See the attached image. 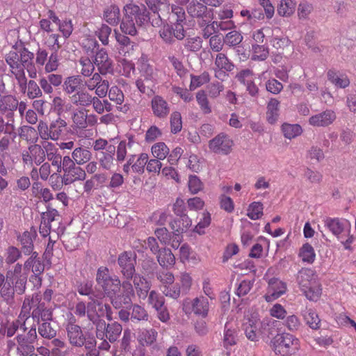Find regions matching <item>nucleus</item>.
<instances>
[{"label": "nucleus", "mask_w": 356, "mask_h": 356, "mask_svg": "<svg viewBox=\"0 0 356 356\" xmlns=\"http://www.w3.org/2000/svg\"><path fill=\"white\" fill-rule=\"evenodd\" d=\"M272 347L277 355L290 356L300 349V341L291 334L282 332L277 334L271 341Z\"/></svg>", "instance_id": "4"}, {"label": "nucleus", "mask_w": 356, "mask_h": 356, "mask_svg": "<svg viewBox=\"0 0 356 356\" xmlns=\"http://www.w3.org/2000/svg\"><path fill=\"white\" fill-rule=\"evenodd\" d=\"M19 59L21 66H23V70H26L29 77L34 79L37 76L36 64L33 63L34 54L29 51L26 48L19 49Z\"/></svg>", "instance_id": "24"}, {"label": "nucleus", "mask_w": 356, "mask_h": 356, "mask_svg": "<svg viewBox=\"0 0 356 356\" xmlns=\"http://www.w3.org/2000/svg\"><path fill=\"white\" fill-rule=\"evenodd\" d=\"M156 254L159 264L163 268H168L175 264V257L170 249L163 248Z\"/></svg>", "instance_id": "38"}, {"label": "nucleus", "mask_w": 356, "mask_h": 356, "mask_svg": "<svg viewBox=\"0 0 356 356\" xmlns=\"http://www.w3.org/2000/svg\"><path fill=\"white\" fill-rule=\"evenodd\" d=\"M122 331V325L117 323L106 324L105 321H98L96 336L99 339L106 338L111 343L115 342Z\"/></svg>", "instance_id": "11"}, {"label": "nucleus", "mask_w": 356, "mask_h": 356, "mask_svg": "<svg viewBox=\"0 0 356 356\" xmlns=\"http://www.w3.org/2000/svg\"><path fill=\"white\" fill-rule=\"evenodd\" d=\"M71 318L65 325L67 337L70 343L76 347L85 346L90 348L94 346V340L86 341V335L83 334L81 327L75 324V318L72 314H70Z\"/></svg>", "instance_id": "8"}, {"label": "nucleus", "mask_w": 356, "mask_h": 356, "mask_svg": "<svg viewBox=\"0 0 356 356\" xmlns=\"http://www.w3.org/2000/svg\"><path fill=\"white\" fill-rule=\"evenodd\" d=\"M286 285L282 281L272 278L268 282L267 293L264 298L267 302H272L285 293Z\"/></svg>", "instance_id": "25"}, {"label": "nucleus", "mask_w": 356, "mask_h": 356, "mask_svg": "<svg viewBox=\"0 0 356 356\" xmlns=\"http://www.w3.org/2000/svg\"><path fill=\"white\" fill-rule=\"evenodd\" d=\"M41 296L38 293L33 294L31 298L27 297L25 298L23 305L22 312L29 316V312L31 309L32 311V318L37 321L49 322L52 319V309L47 308L44 302H42Z\"/></svg>", "instance_id": "3"}, {"label": "nucleus", "mask_w": 356, "mask_h": 356, "mask_svg": "<svg viewBox=\"0 0 356 356\" xmlns=\"http://www.w3.org/2000/svg\"><path fill=\"white\" fill-rule=\"evenodd\" d=\"M152 114L160 120L167 118L171 107L168 101L161 95H154L150 102Z\"/></svg>", "instance_id": "23"}, {"label": "nucleus", "mask_w": 356, "mask_h": 356, "mask_svg": "<svg viewBox=\"0 0 356 356\" xmlns=\"http://www.w3.org/2000/svg\"><path fill=\"white\" fill-rule=\"evenodd\" d=\"M234 68V65L225 54L219 53L216 55L213 70L217 79L223 81L228 76L227 72H231Z\"/></svg>", "instance_id": "20"}, {"label": "nucleus", "mask_w": 356, "mask_h": 356, "mask_svg": "<svg viewBox=\"0 0 356 356\" xmlns=\"http://www.w3.org/2000/svg\"><path fill=\"white\" fill-rule=\"evenodd\" d=\"M80 79L79 76H72L67 77L63 83V90L67 94L75 93L80 86Z\"/></svg>", "instance_id": "58"}, {"label": "nucleus", "mask_w": 356, "mask_h": 356, "mask_svg": "<svg viewBox=\"0 0 356 356\" xmlns=\"http://www.w3.org/2000/svg\"><path fill=\"white\" fill-rule=\"evenodd\" d=\"M135 146L138 147L139 144L134 140L133 136L128 137L127 140H121L118 147L116 152V159L118 162L124 161L129 151H131Z\"/></svg>", "instance_id": "28"}, {"label": "nucleus", "mask_w": 356, "mask_h": 356, "mask_svg": "<svg viewBox=\"0 0 356 356\" xmlns=\"http://www.w3.org/2000/svg\"><path fill=\"white\" fill-rule=\"evenodd\" d=\"M327 79L336 87L346 88L350 84V80L346 74H342L334 70H328Z\"/></svg>", "instance_id": "33"}, {"label": "nucleus", "mask_w": 356, "mask_h": 356, "mask_svg": "<svg viewBox=\"0 0 356 356\" xmlns=\"http://www.w3.org/2000/svg\"><path fill=\"white\" fill-rule=\"evenodd\" d=\"M25 91H26L27 97L31 99L40 97L42 95V90L38 84L33 80H30L29 82L26 81ZM22 92L25 93L26 92Z\"/></svg>", "instance_id": "59"}, {"label": "nucleus", "mask_w": 356, "mask_h": 356, "mask_svg": "<svg viewBox=\"0 0 356 356\" xmlns=\"http://www.w3.org/2000/svg\"><path fill=\"white\" fill-rule=\"evenodd\" d=\"M147 302L155 310H159L165 305V298L161 293L152 290L149 293Z\"/></svg>", "instance_id": "56"}, {"label": "nucleus", "mask_w": 356, "mask_h": 356, "mask_svg": "<svg viewBox=\"0 0 356 356\" xmlns=\"http://www.w3.org/2000/svg\"><path fill=\"white\" fill-rule=\"evenodd\" d=\"M188 15L193 18L204 19L207 15L208 8L204 3L199 0H191L188 1L186 6Z\"/></svg>", "instance_id": "29"}, {"label": "nucleus", "mask_w": 356, "mask_h": 356, "mask_svg": "<svg viewBox=\"0 0 356 356\" xmlns=\"http://www.w3.org/2000/svg\"><path fill=\"white\" fill-rule=\"evenodd\" d=\"M122 293L116 295L113 298L112 305L116 309L120 308L122 305H127L131 303L132 298L134 297L135 293L134 287L130 282L127 280L121 283Z\"/></svg>", "instance_id": "19"}, {"label": "nucleus", "mask_w": 356, "mask_h": 356, "mask_svg": "<svg viewBox=\"0 0 356 356\" xmlns=\"http://www.w3.org/2000/svg\"><path fill=\"white\" fill-rule=\"evenodd\" d=\"M282 131L285 138L292 139L300 136L302 132V129L297 124L284 123L282 125Z\"/></svg>", "instance_id": "48"}, {"label": "nucleus", "mask_w": 356, "mask_h": 356, "mask_svg": "<svg viewBox=\"0 0 356 356\" xmlns=\"http://www.w3.org/2000/svg\"><path fill=\"white\" fill-rule=\"evenodd\" d=\"M18 135L22 139L31 143H35L38 139L35 129L29 126H22L19 127Z\"/></svg>", "instance_id": "57"}, {"label": "nucleus", "mask_w": 356, "mask_h": 356, "mask_svg": "<svg viewBox=\"0 0 356 356\" xmlns=\"http://www.w3.org/2000/svg\"><path fill=\"white\" fill-rule=\"evenodd\" d=\"M143 25L124 15L120 24V29L124 34L135 35L137 33V27Z\"/></svg>", "instance_id": "45"}, {"label": "nucleus", "mask_w": 356, "mask_h": 356, "mask_svg": "<svg viewBox=\"0 0 356 356\" xmlns=\"http://www.w3.org/2000/svg\"><path fill=\"white\" fill-rule=\"evenodd\" d=\"M35 64L38 67H44L47 73L56 71L59 67L58 51H53L49 56L46 49L38 48L35 53Z\"/></svg>", "instance_id": "10"}, {"label": "nucleus", "mask_w": 356, "mask_h": 356, "mask_svg": "<svg viewBox=\"0 0 356 356\" xmlns=\"http://www.w3.org/2000/svg\"><path fill=\"white\" fill-rule=\"evenodd\" d=\"M261 325L262 323L260 321L258 313L248 311L245 314L243 323V328L246 337L252 341H258Z\"/></svg>", "instance_id": "9"}, {"label": "nucleus", "mask_w": 356, "mask_h": 356, "mask_svg": "<svg viewBox=\"0 0 356 356\" xmlns=\"http://www.w3.org/2000/svg\"><path fill=\"white\" fill-rule=\"evenodd\" d=\"M306 323L313 330L320 327L321 320L316 312L311 308H306L302 314Z\"/></svg>", "instance_id": "44"}, {"label": "nucleus", "mask_w": 356, "mask_h": 356, "mask_svg": "<svg viewBox=\"0 0 356 356\" xmlns=\"http://www.w3.org/2000/svg\"><path fill=\"white\" fill-rule=\"evenodd\" d=\"M38 324V333L45 339H51L56 335V330L51 326L50 322H42Z\"/></svg>", "instance_id": "55"}, {"label": "nucleus", "mask_w": 356, "mask_h": 356, "mask_svg": "<svg viewBox=\"0 0 356 356\" xmlns=\"http://www.w3.org/2000/svg\"><path fill=\"white\" fill-rule=\"evenodd\" d=\"M40 165L38 169L35 167L33 168L30 172L31 177L34 181H38L39 179L47 181L51 175V165L48 162H43Z\"/></svg>", "instance_id": "35"}, {"label": "nucleus", "mask_w": 356, "mask_h": 356, "mask_svg": "<svg viewBox=\"0 0 356 356\" xmlns=\"http://www.w3.org/2000/svg\"><path fill=\"white\" fill-rule=\"evenodd\" d=\"M8 120L0 123V132L4 134L9 135L13 139L16 137L15 127L14 124V120L12 118H8Z\"/></svg>", "instance_id": "62"}, {"label": "nucleus", "mask_w": 356, "mask_h": 356, "mask_svg": "<svg viewBox=\"0 0 356 356\" xmlns=\"http://www.w3.org/2000/svg\"><path fill=\"white\" fill-rule=\"evenodd\" d=\"M18 240L22 245V249L25 254H30L33 250L32 235L29 232H24L19 236Z\"/></svg>", "instance_id": "50"}, {"label": "nucleus", "mask_w": 356, "mask_h": 356, "mask_svg": "<svg viewBox=\"0 0 356 356\" xmlns=\"http://www.w3.org/2000/svg\"><path fill=\"white\" fill-rule=\"evenodd\" d=\"M94 64L102 75L111 74L113 71V61L109 58L107 51L102 48L94 55Z\"/></svg>", "instance_id": "22"}, {"label": "nucleus", "mask_w": 356, "mask_h": 356, "mask_svg": "<svg viewBox=\"0 0 356 356\" xmlns=\"http://www.w3.org/2000/svg\"><path fill=\"white\" fill-rule=\"evenodd\" d=\"M124 15L132 19L138 24H144L150 19L145 6H138L134 3H127L123 8Z\"/></svg>", "instance_id": "17"}, {"label": "nucleus", "mask_w": 356, "mask_h": 356, "mask_svg": "<svg viewBox=\"0 0 356 356\" xmlns=\"http://www.w3.org/2000/svg\"><path fill=\"white\" fill-rule=\"evenodd\" d=\"M268 48L265 45H259L257 44L252 45V60L263 61L268 58Z\"/></svg>", "instance_id": "51"}, {"label": "nucleus", "mask_w": 356, "mask_h": 356, "mask_svg": "<svg viewBox=\"0 0 356 356\" xmlns=\"http://www.w3.org/2000/svg\"><path fill=\"white\" fill-rule=\"evenodd\" d=\"M324 226L341 243L346 250L351 248L355 238L351 234V223L345 218L325 217Z\"/></svg>", "instance_id": "2"}, {"label": "nucleus", "mask_w": 356, "mask_h": 356, "mask_svg": "<svg viewBox=\"0 0 356 356\" xmlns=\"http://www.w3.org/2000/svg\"><path fill=\"white\" fill-rule=\"evenodd\" d=\"M18 106V99L13 95H3L0 98V113L7 118H12Z\"/></svg>", "instance_id": "27"}, {"label": "nucleus", "mask_w": 356, "mask_h": 356, "mask_svg": "<svg viewBox=\"0 0 356 356\" xmlns=\"http://www.w3.org/2000/svg\"><path fill=\"white\" fill-rule=\"evenodd\" d=\"M77 67L83 76L89 77L95 70L94 61L92 62L87 56H81L78 60Z\"/></svg>", "instance_id": "42"}, {"label": "nucleus", "mask_w": 356, "mask_h": 356, "mask_svg": "<svg viewBox=\"0 0 356 356\" xmlns=\"http://www.w3.org/2000/svg\"><path fill=\"white\" fill-rule=\"evenodd\" d=\"M238 326L236 320L234 318H228L225 323L223 331V347L228 350L236 345L238 340Z\"/></svg>", "instance_id": "16"}, {"label": "nucleus", "mask_w": 356, "mask_h": 356, "mask_svg": "<svg viewBox=\"0 0 356 356\" xmlns=\"http://www.w3.org/2000/svg\"><path fill=\"white\" fill-rule=\"evenodd\" d=\"M300 291L310 301L316 302L322 294V287L318 275L310 268H302L297 275Z\"/></svg>", "instance_id": "1"}, {"label": "nucleus", "mask_w": 356, "mask_h": 356, "mask_svg": "<svg viewBox=\"0 0 356 356\" xmlns=\"http://www.w3.org/2000/svg\"><path fill=\"white\" fill-rule=\"evenodd\" d=\"M240 15L245 18L246 20L250 23H255L257 20H261L264 18V13L259 10L254 9V10H248L246 8L242 9L240 11Z\"/></svg>", "instance_id": "54"}, {"label": "nucleus", "mask_w": 356, "mask_h": 356, "mask_svg": "<svg viewBox=\"0 0 356 356\" xmlns=\"http://www.w3.org/2000/svg\"><path fill=\"white\" fill-rule=\"evenodd\" d=\"M264 206L260 202H253L249 204L247 209V216L251 220L260 219L263 216Z\"/></svg>", "instance_id": "52"}, {"label": "nucleus", "mask_w": 356, "mask_h": 356, "mask_svg": "<svg viewBox=\"0 0 356 356\" xmlns=\"http://www.w3.org/2000/svg\"><path fill=\"white\" fill-rule=\"evenodd\" d=\"M298 256L303 262L308 264H312L316 259L314 248L308 243L303 244L300 248Z\"/></svg>", "instance_id": "46"}, {"label": "nucleus", "mask_w": 356, "mask_h": 356, "mask_svg": "<svg viewBox=\"0 0 356 356\" xmlns=\"http://www.w3.org/2000/svg\"><path fill=\"white\" fill-rule=\"evenodd\" d=\"M188 186L191 193L197 194L203 189V183L196 175H190L188 177Z\"/></svg>", "instance_id": "63"}, {"label": "nucleus", "mask_w": 356, "mask_h": 356, "mask_svg": "<svg viewBox=\"0 0 356 356\" xmlns=\"http://www.w3.org/2000/svg\"><path fill=\"white\" fill-rule=\"evenodd\" d=\"M29 319L28 314L21 311L18 318L13 321H8L1 323L0 327V334L3 337L10 338L13 337L17 331L20 328L23 332L27 330L26 321Z\"/></svg>", "instance_id": "14"}, {"label": "nucleus", "mask_w": 356, "mask_h": 356, "mask_svg": "<svg viewBox=\"0 0 356 356\" xmlns=\"http://www.w3.org/2000/svg\"><path fill=\"white\" fill-rule=\"evenodd\" d=\"M42 147L44 149L45 157L51 163L53 166L57 168V172H61L62 156L58 153L56 145L49 141L42 143Z\"/></svg>", "instance_id": "26"}, {"label": "nucleus", "mask_w": 356, "mask_h": 356, "mask_svg": "<svg viewBox=\"0 0 356 356\" xmlns=\"http://www.w3.org/2000/svg\"><path fill=\"white\" fill-rule=\"evenodd\" d=\"M104 18L111 26L118 25L120 19V10L118 6L115 5L108 6L104 10Z\"/></svg>", "instance_id": "41"}, {"label": "nucleus", "mask_w": 356, "mask_h": 356, "mask_svg": "<svg viewBox=\"0 0 356 356\" xmlns=\"http://www.w3.org/2000/svg\"><path fill=\"white\" fill-rule=\"evenodd\" d=\"M138 70L145 80L151 81L155 79L156 73L152 66L148 63L146 56H142L138 60Z\"/></svg>", "instance_id": "37"}, {"label": "nucleus", "mask_w": 356, "mask_h": 356, "mask_svg": "<svg viewBox=\"0 0 356 356\" xmlns=\"http://www.w3.org/2000/svg\"><path fill=\"white\" fill-rule=\"evenodd\" d=\"M296 2L294 0H281L277 6V13L282 17H289L295 11Z\"/></svg>", "instance_id": "47"}, {"label": "nucleus", "mask_w": 356, "mask_h": 356, "mask_svg": "<svg viewBox=\"0 0 356 356\" xmlns=\"http://www.w3.org/2000/svg\"><path fill=\"white\" fill-rule=\"evenodd\" d=\"M115 147L111 145L108 149L102 152L98 161L100 167L106 170H110L114 166Z\"/></svg>", "instance_id": "32"}, {"label": "nucleus", "mask_w": 356, "mask_h": 356, "mask_svg": "<svg viewBox=\"0 0 356 356\" xmlns=\"http://www.w3.org/2000/svg\"><path fill=\"white\" fill-rule=\"evenodd\" d=\"M72 156L77 165H81L90 161L92 152L86 148L79 147L74 149Z\"/></svg>", "instance_id": "40"}, {"label": "nucleus", "mask_w": 356, "mask_h": 356, "mask_svg": "<svg viewBox=\"0 0 356 356\" xmlns=\"http://www.w3.org/2000/svg\"><path fill=\"white\" fill-rule=\"evenodd\" d=\"M22 157L23 163L28 167L40 165L45 160L44 149L42 146L33 144L22 152Z\"/></svg>", "instance_id": "15"}, {"label": "nucleus", "mask_w": 356, "mask_h": 356, "mask_svg": "<svg viewBox=\"0 0 356 356\" xmlns=\"http://www.w3.org/2000/svg\"><path fill=\"white\" fill-rule=\"evenodd\" d=\"M24 268L25 271L31 270L35 275H42L44 270V266L38 257V253L34 252L25 261Z\"/></svg>", "instance_id": "31"}, {"label": "nucleus", "mask_w": 356, "mask_h": 356, "mask_svg": "<svg viewBox=\"0 0 356 356\" xmlns=\"http://www.w3.org/2000/svg\"><path fill=\"white\" fill-rule=\"evenodd\" d=\"M67 123L65 120L58 117L51 121L48 125L44 121H40L38 125V131L40 137L48 141L49 140H58L66 131Z\"/></svg>", "instance_id": "6"}, {"label": "nucleus", "mask_w": 356, "mask_h": 356, "mask_svg": "<svg viewBox=\"0 0 356 356\" xmlns=\"http://www.w3.org/2000/svg\"><path fill=\"white\" fill-rule=\"evenodd\" d=\"M314 10V6L312 3L303 1H301L297 8V15L300 20L309 19V15Z\"/></svg>", "instance_id": "53"}, {"label": "nucleus", "mask_w": 356, "mask_h": 356, "mask_svg": "<svg viewBox=\"0 0 356 356\" xmlns=\"http://www.w3.org/2000/svg\"><path fill=\"white\" fill-rule=\"evenodd\" d=\"M337 119L334 111L326 109L312 115L308 120L309 124L314 127H327Z\"/></svg>", "instance_id": "21"}, {"label": "nucleus", "mask_w": 356, "mask_h": 356, "mask_svg": "<svg viewBox=\"0 0 356 356\" xmlns=\"http://www.w3.org/2000/svg\"><path fill=\"white\" fill-rule=\"evenodd\" d=\"M7 347L10 350L16 348L19 356H26L34 349L31 341L24 334H18L14 339L8 341Z\"/></svg>", "instance_id": "18"}, {"label": "nucleus", "mask_w": 356, "mask_h": 356, "mask_svg": "<svg viewBox=\"0 0 356 356\" xmlns=\"http://www.w3.org/2000/svg\"><path fill=\"white\" fill-rule=\"evenodd\" d=\"M96 282L104 293L113 300L120 290L121 282L118 277L111 276L109 270L105 266L97 269Z\"/></svg>", "instance_id": "5"}, {"label": "nucleus", "mask_w": 356, "mask_h": 356, "mask_svg": "<svg viewBox=\"0 0 356 356\" xmlns=\"http://www.w3.org/2000/svg\"><path fill=\"white\" fill-rule=\"evenodd\" d=\"M118 263L123 277L131 280L136 272V254L132 251H124L119 255Z\"/></svg>", "instance_id": "13"}, {"label": "nucleus", "mask_w": 356, "mask_h": 356, "mask_svg": "<svg viewBox=\"0 0 356 356\" xmlns=\"http://www.w3.org/2000/svg\"><path fill=\"white\" fill-rule=\"evenodd\" d=\"M233 145L232 139L225 133H220L209 142V149L215 154L222 155L229 154Z\"/></svg>", "instance_id": "12"}, {"label": "nucleus", "mask_w": 356, "mask_h": 356, "mask_svg": "<svg viewBox=\"0 0 356 356\" xmlns=\"http://www.w3.org/2000/svg\"><path fill=\"white\" fill-rule=\"evenodd\" d=\"M92 96L86 91H77L70 96V101L76 106L87 107L90 105Z\"/></svg>", "instance_id": "39"}, {"label": "nucleus", "mask_w": 356, "mask_h": 356, "mask_svg": "<svg viewBox=\"0 0 356 356\" xmlns=\"http://www.w3.org/2000/svg\"><path fill=\"white\" fill-rule=\"evenodd\" d=\"M72 127L83 130L88 127L87 115L83 110L74 111L72 115Z\"/></svg>", "instance_id": "43"}, {"label": "nucleus", "mask_w": 356, "mask_h": 356, "mask_svg": "<svg viewBox=\"0 0 356 356\" xmlns=\"http://www.w3.org/2000/svg\"><path fill=\"white\" fill-rule=\"evenodd\" d=\"M168 10H170V19H172L175 22H182L185 19V12L183 8L174 4H168Z\"/></svg>", "instance_id": "61"}, {"label": "nucleus", "mask_w": 356, "mask_h": 356, "mask_svg": "<svg viewBox=\"0 0 356 356\" xmlns=\"http://www.w3.org/2000/svg\"><path fill=\"white\" fill-rule=\"evenodd\" d=\"M132 278L138 296L140 299H145L151 288L150 282L139 274H134Z\"/></svg>", "instance_id": "30"}, {"label": "nucleus", "mask_w": 356, "mask_h": 356, "mask_svg": "<svg viewBox=\"0 0 356 356\" xmlns=\"http://www.w3.org/2000/svg\"><path fill=\"white\" fill-rule=\"evenodd\" d=\"M6 63L10 67V71L17 81L21 92H25L26 87V77L23 66H21L19 49H13L5 56Z\"/></svg>", "instance_id": "7"}, {"label": "nucleus", "mask_w": 356, "mask_h": 356, "mask_svg": "<svg viewBox=\"0 0 356 356\" xmlns=\"http://www.w3.org/2000/svg\"><path fill=\"white\" fill-rule=\"evenodd\" d=\"M192 308L195 314L206 317L209 309L208 299L202 296L194 298L192 302Z\"/></svg>", "instance_id": "34"}, {"label": "nucleus", "mask_w": 356, "mask_h": 356, "mask_svg": "<svg viewBox=\"0 0 356 356\" xmlns=\"http://www.w3.org/2000/svg\"><path fill=\"white\" fill-rule=\"evenodd\" d=\"M280 102L275 98L269 99L266 107V119L270 124L275 123L280 115Z\"/></svg>", "instance_id": "36"}, {"label": "nucleus", "mask_w": 356, "mask_h": 356, "mask_svg": "<svg viewBox=\"0 0 356 356\" xmlns=\"http://www.w3.org/2000/svg\"><path fill=\"white\" fill-rule=\"evenodd\" d=\"M151 152L154 158L164 160L170 153V149L163 142L154 144L151 147Z\"/></svg>", "instance_id": "49"}, {"label": "nucleus", "mask_w": 356, "mask_h": 356, "mask_svg": "<svg viewBox=\"0 0 356 356\" xmlns=\"http://www.w3.org/2000/svg\"><path fill=\"white\" fill-rule=\"evenodd\" d=\"M108 96L109 99L117 105H122L124 101L123 92L118 86H112L108 90Z\"/></svg>", "instance_id": "60"}, {"label": "nucleus", "mask_w": 356, "mask_h": 356, "mask_svg": "<svg viewBox=\"0 0 356 356\" xmlns=\"http://www.w3.org/2000/svg\"><path fill=\"white\" fill-rule=\"evenodd\" d=\"M148 161V154L141 153L138 155L136 161L132 165V170L134 172L142 174L144 172L145 167Z\"/></svg>", "instance_id": "64"}]
</instances>
